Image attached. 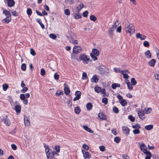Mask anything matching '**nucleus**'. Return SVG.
<instances>
[{"instance_id": "f257e3e1", "label": "nucleus", "mask_w": 159, "mask_h": 159, "mask_svg": "<svg viewBox=\"0 0 159 159\" xmlns=\"http://www.w3.org/2000/svg\"><path fill=\"white\" fill-rule=\"evenodd\" d=\"M125 29L126 33H129L130 34L134 33L135 31V26L131 24L125 26Z\"/></svg>"}, {"instance_id": "f03ea898", "label": "nucleus", "mask_w": 159, "mask_h": 159, "mask_svg": "<svg viewBox=\"0 0 159 159\" xmlns=\"http://www.w3.org/2000/svg\"><path fill=\"white\" fill-rule=\"evenodd\" d=\"M80 60L81 61L85 64H88L89 60V57L84 54H81L80 56Z\"/></svg>"}, {"instance_id": "7ed1b4c3", "label": "nucleus", "mask_w": 159, "mask_h": 159, "mask_svg": "<svg viewBox=\"0 0 159 159\" xmlns=\"http://www.w3.org/2000/svg\"><path fill=\"white\" fill-rule=\"evenodd\" d=\"M2 121L4 122L5 124L8 126L11 124V121L8 117L5 115H4L2 116Z\"/></svg>"}, {"instance_id": "20e7f679", "label": "nucleus", "mask_w": 159, "mask_h": 159, "mask_svg": "<svg viewBox=\"0 0 159 159\" xmlns=\"http://www.w3.org/2000/svg\"><path fill=\"white\" fill-rule=\"evenodd\" d=\"M105 67L103 65H101L98 67L97 68L98 72L101 74H103L105 73Z\"/></svg>"}, {"instance_id": "39448f33", "label": "nucleus", "mask_w": 159, "mask_h": 159, "mask_svg": "<svg viewBox=\"0 0 159 159\" xmlns=\"http://www.w3.org/2000/svg\"><path fill=\"white\" fill-rule=\"evenodd\" d=\"M139 147L141 150L144 153L146 154L147 152H150L149 151H147L146 146L144 143H143L140 144Z\"/></svg>"}, {"instance_id": "423d86ee", "label": "nucleus", "mask_w": 159, "mask_h": 159, "mask_svg": "<svg viewBox=\"0 0 159 159\" xmlns=\"http://www.w3.org/2000/svg\"><path fill=\"white\" fill-rule=\"evenodd\" d=\"M82 50L80 46H75L73 48V51L74 53L77 54L78 52H80Z\"/></svg>"}, {"instance_id": "0eeeda50", "label": "nucleus", "mask_w": 159, "mask_h": 159, "mask_svg": "<svg viewBox=\"0 0 159 159\" xmlns=\"http://www.w3.org/2000/svg\"><path fill=\"white\" fill-rule=\"evenodd\" d=\"M75 95L76 97L73 99V101H75L79 99L81 97V93L79 91H77L75 92Z\"/></svg>"}, {"instance_id": "6e6552de", "label": "nucleus", "mask_w": 159, "mask_h": 159, "mask_svg": "<svg viewBox=\"0 0 159 159\" xmlns=\"http://www.w3.org/2000/svg\"><path fill=\"white\" fill-rule=\"evenodd\" d=\"M64 92L66 95L69 94L70 92L69 88L68 87V85L66 84H64Z\"/></svg>"}, {"instance_id": "1a4fd4ad", "label": "nucleus", "mask_w": 159, "mask_h": 159, "mask_svg": "<svg viewBox=\"0 0 159 159\" xmlns=\"http://www.w3.org/2000/svg\"><path fill=\"white\" fill-rule=\"evenodd\" d=\"M84 7V5L82 3H80L76 7V10L77 13H80L81 10Z\"/></svg>"}, {"instance_id": "9d476101", "label": "nucleus", "mask_w": 159, "mask_h": 159, "mask_svg": "<svg viewBox=\"0 0 159 159\" xmlns=\"http://www.w3.org/2000/svg\"><path fill=\"white\" fill-rule=\"evenodd\" d=\"M5 2H7L8 6L9 7L13 6L15 4V2L13 0H5Z\"/></svg>"}, {"instance_id": "9b49d317", "label": "nucleus", "mask_w": 159, "mask_h": 159, "mask_svg": "<svg viewBox=\"0 0 159 159\" xmlns=\"http://www.w3.org/2000/svg\"><path fill=\"white\" fill-rule=\"evenodd\" d=\"M48 159H53L54 156L52 153V151L51 150L49 152L46 153Z\"/></svg>"}, {"instance_id": "f8f14e48", "label": "nucleus", "mask_w": 159, "mask_h": 159, "mask_svg": "<svg viewBox=\"0 0 159 159\" xmlns=\"http://www.w3.org/2000/svg\"><path fill=\"white\" fill-rule=\"evenodd\" d=\"M136 37L137 38H139L141 40H143L146 39V36L140 33H138L136 35Z\"/></svg>"}, {"instance_id": "ddd939ff", "label": "nucleus", "mask_w": 159, "mask_h": 159, "mask_svg": "<svg viewBox=\"0 0 159 159\" xmlns=\"http://www.w3.org/2000/svg\"><path fill=\"white\" fill-rule=\"evenodd\" d=\"M24 122L25 125L28 126L30 125V121L29 118L27 116L24 117Z\"/></svg>"}, {"instance_id": "4468645a", "label": "nucleus", "mask_w": 159, "mask_h": 159, "mask_svg": "<svg viewBox=\"0 0 159 159\" xmlns=\"http://www.w3.org/2000/svg\"><path fill=\"white\" fill-rule=\"evenodd\" d=\"M99 79L98 76L96 75H94L91 79V81L92 82L97 83Z\"/></svg>"}, {"instance_id": "2eb2a0df", "label": "nucleus", "mask_w": 159, "mask_h": 159, "mask_svg": "<svg viewBox=\"0 0 159 159\" xmlns=\"http://www.w3.org/2000/svg\"><path fill=\"white\" fill-rule=\"evenodd\" d=\"M144 114H145V113H143V111L142 112V111H138V116L142 120H143L145 118Z\"/></svg>"}, {"instance_id": "dca6fc26", "label": "nucleus", "mask_w": 159, "mask_h": 159, "mask_svg": "<svg viewBox=\"0 0 159 159\" xmlns=\"http://www.w3.org/2000/svg\"><path fill=\"white\" fill-rule=\"evenodd\" d=\"M21 107L20 105H16L15 107V110L17 113H20L21 111Z\"/></svg>"}, {"instance_id": "f3484780", "label": "nucleus", "mask_w": 159, "mask_h": 159, "mask_svg": "<svg viewBox=\"0 0 159 159\" xmlns=\"http://www.w3.org/2000/svg\"><path fill=\"white\" fill-rule=\"evenodd\" d=\"M156 62V61L154 59H152L150 61L148 62V64L151 66L154 67Z\"/></svg>"}, {"instance_id": "a211bd4d", "label": "nucleus", "mask_w": 159, "mask_h": 159, "mask_svg": "<svg viewBox=\"0 0 159 159\" xmlns=\"http://www.w3.org/2000/svg\"><path fill=\"white\" fill-rule=\"evenodd\" d=\"M93 54L96 56H98L99 54V52L98 50L96 48H93L92 49Z\"/></svg>"}, {"instance_id": "6ab92c4d", "label": "nucleus", "mask_w": 159, "mask_h": 159, "mask_svg": "<svg viewBox=\"0 0 159 159\" xmlns=\"http://www.w3.org/2000/svg\"><path fill=\"white\" fill-rule=\"evenodd\" d=\"M122 129L123 131L125 132L127 135L129 134L130 130L127 127L125 126H123Z\"/></svg>"}, {"instance_id": "aec40b11", "label": "nucleus", "mask_w": 159, "mask_h": 159, "mask_svg": "<svg viewBox=\"0 0 159 159\" xmlns=\"http://www.w3.org/2000/svg\"><path fill=\"white\" fill-rule=\"evenodd\" d=\"M98 117H99L100 119L102 120H106V119L105 115L103 113H99L98 114Z\"/></svg>"}, {"instance_id": "412c9836", "label": "nucleus", "mask_w": 159, "mask_h": 159, "mask_svg": "<svg viewBox=\"0 0 159 159\" xmlns=\"http://www.w3.org/2000/svg\"><path fill=\"white\" fill-rule=\"evenodd\" d=\"M11 20V17H6L5 19L2 20V22L3 23L7 24Z\"/></svg>"}, {"instance_id": "4be33fe9", "label": "nucleus", "mask_w": 159, "mask_h": 159, "mask_svg": "<svg viewBox=\"0 0 159 159\" xmlns=\"http://www.w3.org/2000/svg\"><path fill=\"white\" fill-rule=\"evenodd\" d=\"M90 153L88 152H85V154L84 155L85 159H90Z\"/></svg>"}, {"instance_id": "5701e85b", "label": "nucleus", "mask_w": 159, "mask_h": 159, "mask_svg": "<svg viewBox=\"0 0 159 159\" xmlns=\"http://www.w3.org/2000/svg\"><path fill=\"white\" fill-rule=\"evenodd\" d=\"M145 55L146 57L148 58H151V54L150 51L148 50L145 53Z\"/></svg>"}, {"instance_id": "b1692460", "label": "nucleus", "mask_w": 159, "mask_h": 159, "mask_svg": "<svg viewBox=\"0 0 159 159\" xmlns=\"http://www.w3.org/2000/svg\"><path fill=\"white\" fill-rule=\"evenodd\" d=\"M3 14H4L6 17H11V15L10 12L8 11L4 10L3 11Z\"/></svg>"}, {"instance_id": "393cba45", "label": "nucleus", "mask_w": 159, "mask_h": 159, "mask_svg": "<svg viewBox=\"0 0 159 159\" xmlns=\"http://www.w3.org/2000/svg\"><path fill=\"white\" fill-rule=\"evenodd\" d=\"M115 27L112 25L110 27L108 30V32L109 34L111 35L113 34V31L115 29Z\"/></svg>"}, {"instance_id": "a878e982", "label": "nucleus", "mask_w": 159, "mask_h": 159, "mask_svg": "<svg viewBox=\"0 0 159 159\" xmlns=\"http://www.w3.org/2000/svg\"><path fill=\"white\" fill-rule=\"evenodd\" d=\"M86 107L88 110H90L93 107V105L90 102H88L86 104Z\"/></svg>"}, {"instance_id": "bb28decb", "label": "nucleus", "mask_w": 159, "mask_h": 159, "mask_svg": "<svg viewBox=\"0 0 159 159\" xmlns=\"http://www.w3.org/2000/svg\"><path fill=\"white\" fill-rule=\"evenodd\" d=\"M152 111V109L150 108H148L147 109H145L143 110V113L145 114H148Z\"/></svg>"}, {"instance_id": "cd10ccee", "label": "nucleus", "mask_w": 159, "mask_h": 159, "mask_svg": "<svg viewBox=\"0 0 159 159\" xmlns=\"http://www.w3.org/2000/svg\"><path fill=\"white\" fill-rule=\"evenodd\" d=\"M120 86V84L118 83H114L111 85V87L113 89H115L116 87H119Z\"/></svg>"}, {"instance_id": "c85d7f7f", "label": "nucleus", "mask_w": 159, "mask_h": 159, "mask_svg": "<svg viewBox=\"0 0 159 159\" xmlns=\"http://www.w3.org/2000/svg\"><path fill=\"white\" fill-rule=\"evenodd\" d=\"M37 22L40 25L42 29H44V25L42 23L41 19H37Z\"/></svg>"}, {"instance_id": "c756f323", "label": "nucleus", "mask_w": 159, "mask_h": 159, "mask_svg": "<svg viewBox=\"0 0 159 159\" xmlns=\"http://www.w3.org/2000/svg\"><path fill=\"white\" fill-rule=\"evenodd\" d=\"M119 102L123 106H125L127 104V103L126 101L124 99L120 100V101H119Z\"/></svg>"}, {"instance_id": "7c9ffc66", "label": "nucleus", "mask_w": 159, "mask_h": 159, "mask_svg": "<svg viewBox=\"0 0 159 159\" xmlns=\"http://www.w3.org/2000/svg\"><path fill=\"white\" fill-rule=\"evenodd\" d=\"M74 16L75 18L76 19L80 18L82 17L81 14H78L76 13H74Z\"/></svg>"}, {"instance_id": "2f4dec72", "label": "nucleus", "mask_w": 159, "mask_h": 159, "mask_svg": "<svg viewBox=\"0 0 159 159\" xmlns=\"http://www.w3.org/2000/svg\"><path fill=\"white\" fill-rule=\"evenodd\" d=\"M145 154L147 156L145 158V159H151V158L152 157V154L150 152H147Z\"/></svg>"}, {"instance_id": "473e14b6", "label": "nucleus", "mask_w": 159, "mask_h": 159, "mask_svg": "<svg viewBox=\"0 0 159 159\" xmlns=\"http://www.w3.org/2000/svg\"><path fill=\"white\" fill-rule=\"evenodd\" d=\"M153 126L152 125H149L145 126V129L148 130H151L153 128Z\"/></svg>"}, {"instance_id": "72a5a7b5", "label": "nucleus", "mask_w": 159, "mask_h": 159, "mask_svg": "<svg viewBox=\"0 0 159 159\" xmlns=\"http://www.w3.org/2000/svg\"><path fill=\"white\" fill-rule=\"evenodd\" d=\"M101 89H102L101 88L98 86H96L94 88L95 91L97 93L101 92Z\"/></svg>"}, {"instance_id": "f704fd0d", "label": "nucleus", "mask_w": 159, "mask_h": 159, "mask_svg": "<svg viewBox=\"0 0 159 159\" xmlns=\"http://www.w3.org/2000/svg\"><path fill=\"white\" fill-rule=\"evenodd\" d=\"M75 112L76 114H79L80 112V110L79 107H76L75 108Z\"/></svg>"}, {"instance_id": "c9c22d12", "label": "nucleus", "mask_w": 159, "mask_h": 159, "mask_svg": "<svg viewBox=\"0 0 159 159\" xmlns=\"http://www.w3.org/2000/svg\"><path fill=\"white\" fill-rule=\"evenodd\" d=\"M83 128L86 131L89 132V133H92L93 132L87 126L85 125L84 126Z\"/></svg>"}, {"instance_id": "e433bc0d", "label": "nucleus", "mask_w": 159, "mask_h": 159, "mask_svg": "<svg viewBox=\"0 0 159 159\" xmlns=\"http://www.w3.org/2000/svg\"><path fill=\"white\" fill-rule=\"evenodd\" d=\"M63 94V91L61 90H58L56 93V96H59L60 95H62Z\"/></svg>"}, {"instance_id": "4c0bfd02", "label": "nucleus", "mask_w": 159, "mask_h": 159, "mask_svg": "<svg viewBox=\"0 0 159 159\" xmlns=\"http://www.w3.org/2000/svg\"><path fill=\"white\" fill-rule=\"evenodd\" d=\"M131 82L132 85H135L137 84V81L134 78H132L131 79Z\"/></svg>"}, {"instance_id": "58836bf2", "label": "nucleus", "mask_w": 159, "mask_h": 159, "mask_svg": "<svg viewBox=\"0 0 159 159\" xmlns=\"http://www.w3.org/2000/svg\"><path fill=\"white\" fill-rule=\"evenodd\" d=\"M113 111L116 114L118 113L119 112V110L118 108L116 107H114L113 108Z\"/></svg>"}, {"instance_id": "ea45409f", "label": "nucleus", "mask_w": 159, "mask_h": 159, "mask_svg": "<svg viewBox=\"0 0 159 159\" xmlns=\"http://www.w3.org/2000/svg\"><path fill=\"white\" fill-rule=\"evenodd\" d=\"M44 146L45 149V152L46 153L47 152H49L51 150H50L49 147L47 145H46L45 144H44Z\"/></svg>"}, {"instance_id": "a19ab883", "label": "nucleus", "mask_w": 159, "mask_h": 159, "mask_svg": "<svg viewBox=\"0 0 159 159\" xmlns=\"http://www.w3.org/2000/svg\"><path fill=\"white\" fill-rule=\"evenodd\" d=\"M55 149L56 151L59 152L60 151V146L59 145H56L54 148Z\"/></svg>"}, {"instance_id": "79ce46f5", "label": "nucleus", "mask_w": 159, "mask_h": 159, "mask_svg": "<svg viewBox=\"0 0 159 159\" xmlns=\"http://www.w3.org/2000/svg\"><path fill=\"white\" fill-rule=\"evenodd\" d=\"M90 19L91 20L95 21L97 20L96 17L94 15H92L90 16Z\"/></svg>"}, {"instance_id": "37998d69", "label": "nucleus", "mask_w": 159, "mask_h": 159, "mask_svg": "<svg viewBox=\"0 0 159 159\" xmlns=\"http://www.w3.org/2000/svg\"><path fill=\"white\" fill-rule=\"evenodd\" d=\"M102 102L104 103L105 105L107 104L108 103L107 98H103L102 100Z\"/></svg>"}, {"instance_id": "c03bdc74", "label": "nucleus", "mask_w": 159, "mask_h": 159, "mask_svg": "<svg viewBox=\"0 0 159 159\" xmlns=\"http://www.w3.org/2000/svg\"><path fill=\"white\" fill-rule=\"evenodd\" d=\"M49 37L53 39H55L57 38L56 35L53 34H49Z\"/></svg>"}, {"instance_id": "a18cd8bd", "label": "nucleus", "mask_w": 159, "mask_h": 159, "mask_svg": "<svg viewBox=\"0 0 159 159\" xmlns=\"http://www.w3.org/2000/svg\"><path fill=\"white\" fill-rule=\"evenodd\" d=\"M143 45L145 47H148L149 46V43L147 41H145L143 43Z\"/></svg>"}, {"instance_id": "49530a36", "label": "nucleus", "mask_w": 159, "mask_h": 159, "mask_svg": "<svg viewBox=\"0 0 159 159\" xmlns=\"http://www.w3.org/2000/svg\"><path fill=\"white\" fill-rule=\"evenodd\" d=\"M2 87L3 90L6 91L8 88V86L7 84H4L2 85Z\"/></svg>"}, {"instance_id": "de8ad7c7", "label": "nucleus", "mask_w": 159, "mask_h": 159, "mask_svg": "<svg viewBox=\"0 0 159 159\" xmlns=\"http://www.w3.org/2000/svg\"><path fill=\"white\" fill-rule=\"evenodd\" d=\"M26 12H27V14L29 16H30L31 15V14L32 13V11L30 8H28L27 9Z\"/></svg>"}, {"instance_id": "09e8293b", "label": "nucleus", "mask_w": 159, "mask_h": 159, "mask_svg": "<svg viewBox=\"0 0 159 159\" xmlns=\"http://www.w3.org/2000/svg\"><path fill=\"white\" fill-rule=\"evenodd\" d=\"M133 133L135 134H138L140 133V131L138 129H135L133 130Z\"/></svg>"}, {"instance_id": "8fccbe9b", "label": "nucleus", "mask_w": 159, "mask_h": 159, "mask_svg": "<svg viewBox=\"0 0 159 159\" xmlns=\"http://www.w3.org/2000/svg\"><path fill=\"white\" fill-rule=\"evenodd\" d=\"M90 56L93 59V60L95 61L97 60V57H96L97 56H96L94 55H93L92 53H91L90 54Z\"/></svg>"}, {"instance_id": "3c124183", "label": "nucleus", "mask_w": 159, "mask_h": 159, "mask_svg": "<svg viewBox=\"0 0 159 159\" xmlns=\"http://www.w3.org/2000/svg\"><path fill=\"white\" fill-rule=\"evenodd\" d=\"M128 118L132 122H134L135 121V119L132 115L129 116H128Z\"/></svg>"}, {"instance_id": "603ef678", "label": "nucleus", "mask_w": 159, "mask_h": 159, "mask_svg": "<svg viewBox=\"0 0 159 159\" xmlns=\"http://www.w3.org/2000/svg\"><path fill=\"white\" fill-rule=\"evenodd\" d=\"M7 99L8 100L9 102L11 104L13 102V99L12 98V97L11 96H8L7 97Z\"/></svg>"}, {"instance_id": "864d4df0", "label": "nucleus", "mask_w": 159, "mask_h": 159, "mask_svg": "<svg viewBox=\"0 0 159 159\" xmlns=\"http://www.w3.org/2000/svg\"><path fill=\"white\" fill-rule=\"evenodd\" d=\"M120 141V139L118 137H116L114 138V141L117 143H119Z\"/></svg>"}, {"instance_id": "5fc2aeb1", "label": "nucleus", "mask_w": 159, "mask_h": 159, "mask_svg": "<svg viewBox=\"0 0 159 159\" xmlns=\"http://www.w3.org/2000/svg\"><path fill=\"white\" fill-rule=\"evenodd\" d=\"M21 69L22 70H25L26 69V65L25 64H23L21 66Z\"/></svg>"}, {"instance_id": "6e6d98bb", "label": "nucleus", "mask_w": 159, "mask_h": 159, "mask_svg": "<svg viewBox=\"0 0 159 159\" xmlns=\"http://www.w3.org/2000/svg\"><path fill=\"white\" fill-rule=\"evenodd\" d=\"M20 98L22 100H24L25 98V95L24 94H21L20 97Z\"/></svg>"}, {"instance_id": "4d7b16f0", "label": "nucleus", "mask_w": 159, "mask_h": 159, "mask_svg": "<svg viewBox=\"0 0 159 159\" xmlns=\"http://www.w3.org/2000/svg\"><path fill=\"white\" fill-rule=\"evenodd\" d=\"M113 70L116 73H120L121 71L120 69L119 68L115 67L113 68Z\"/></svg>"}, {"instance_id": "13d9d810", "label": "nucleus", "mask_w": 159, "mask_h": 159, "mask_svg": "<svg viewBox=\"0 0 159 159\" xmlns=\"http://www.w3.org/2000/svg\"><path fill=\"white\" fill-rule=\"evenodd\" d=\"M28 90V88L27 87H23V89L21 90V92L22 93H25Z\"/></svg>"}, {"instance_id": "bf43d9fd", "label": "nucleus", "mask_w": 159, "mask_h": 159, "mask_svg": "<svg viewBox=\"0 0 159 159\" xmlns=\"http://www.w3.org/2000/svg\"><path fill=\"white\" fill-rule=\"evenodd\" d=\"M64 11L65 14L66 15L68 16L70 14V11L68 9H65Z\"/></svg>"}, {"instance_id": "052dcab7", "label": "nucleus", "mask_w": 159, "mask_h": 159, "mask_svg": "<svg viewBox=\"0 0 159 159\" xmlns=\"http://www.w3.org/2000/svg\"><path fill=\"white\" fill-rule=\"evenodd\" d=\"M40 74L42 75L43 76L45 74V70L44 69L42 68L41 70Z\"/></svg>"}, {"instance_id": "680f3d73", "label": "nucleus", "mask_w": 159, "mask_h": 159, "mask_svg": "<svg viewBox=\"0 0 159 159\" xmlns=\"http://www.w3.org/2000/svg\"><path fill=\"white\" fill-rule=\"evenodd\" d=\"M88 11H86L83 13V16L84 17H87L88 16Z\"/></svg>"}, {"instance_id": "e2e57ef3", "label": "nucleus", "mask_w": 159, "mask_h": 159, "mask_svg": "<svg viewBox=\"0 0 159 159\" xmlns=\"http://www.w3.org/2000/svg\"><path fill=\"white\" fill-rule=\"evenodd\" d=\"M87 77V74L86 72H84L83 73L82 78L84 80H86Z\"/></svg>"}, {"instance_id": "0e129e2a", "label": "nucleus", "mask_w": 159, "mask_h": 159, "mask_svg": "<svg viewBox=\"0 0 159 159\" xmlns=\"http://www.w3.org/2000/svg\"><path fill=\"white\" fill-rule=\"evenodd\" d=\"M132 127L133 128H138L139 129L141 128V127L140 126V125L139 124H137L135 125H133Z\"/></svg>"}, {"instance_id": "69168bd1", "label": "nucleus", "mask_w": 159, "mask_h": 159, "mask_svg": "<svg viewBox=\"0 0 159 159\" xmlns=\"http://www.w3.org/2000/svg\"><path fill=\"white\" fill-rule=\"evenodd\" d=\"M83 148L85 149H86L87 150H88L89 149V147L86 144H84L82 146Z\"/></svg>"}, {"instance_id": "338daca9", "label": "nucleus", "mask_w": 159, "mask_h": 159, "mask_svg": "<svg viewBox=\"0 0 159 159\" xmlns=\"http://www.w3.org/2000/svg\"><path fill=\"white\" fill-rule=\"evenodd\" d=\"M30 54L33 56L35 55V51L32 48L30 49Z\"/></svg>"}, {"instance_id": "774afa93", "label": "nucleus", "mask_w": 159, "mask_h": 159, "mask_svg": "<svg viewBox=\"0 0 159 159\" xmlns=\"http://www.w3.org/2000/svg\"><path fill=\"white\" fill-rule=\"evenodd\" d=\"M59 77V75H58L56 73H55L54 74V78L56 80H58Z\"/></svg>"}]
</instances>
